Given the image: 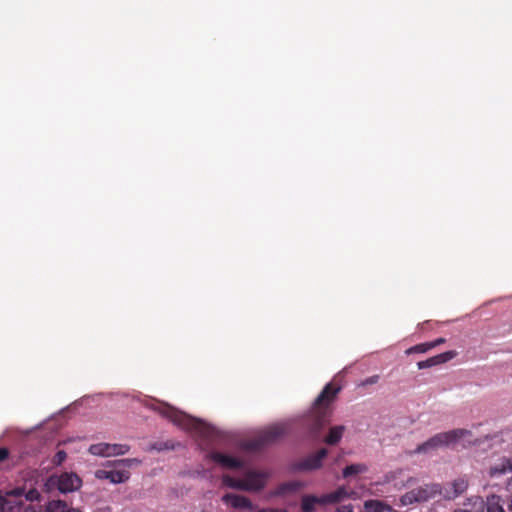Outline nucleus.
Here are the masks:
<instances>
[{
  "instance_id": "f257e3e1",
  "label": "nucleus",
  "mask_w": 512,
  "mask_h": 512,
  "mask_svg": "<svg viewBox=\"0 0 512 512\" xmlns=\"http://www.w3.org/2000/svg\"><path fill=\"white\" fill-rule=\"evenodd\" d=\"M140 401L143 402L144 406L158 411L174 425L183 430L194 432L203 439H210L219 435V431L214 425L178 410L166 402H160L152 398H145Z\"/></svg>"
},
{
  "instance_id": "f03ea898",
  "label": "nucleus",
  "mask_w": 512,
  "mask_h": 512,
  "mask_svg": "<svg viewBox=\"0 0 512 512\" xmlns=\"http://www.w3.org/2000/svg\"><path fill=\"white\" fill-rule=\"evenodd\" d=\"M471 434L467 429H453L446 432H440L430 437L425 442L417 445L412 454H428L439 448L449 447L456 444L462 437Z\"/></svg>"
},
{
  "instance_id": "7ed1b4c3",
  "label": "nucleus",
  "mask_w": 512,
  "mask_h": 512,
  "mask_svg": "<svg viewBox=\"0 0 512 512\" xmlns=\"http://www.w3.org/2000/svg\"><path fill=\"white\" fill-rule=\"evenodd\" d=\"M47 491L56 488L61 494L72 493L82 487V479L74 472L50 475L45 484Z\"/></svg>"
},
{
  "instance_id": "20e7f679",
  "label": "nucleus",
  "mask_w": 512,
  "mask_h": 512,
  "mask_svg": "<svg viewBox=\"0 0 512 512\" xmlns=\"http://www.w3.org/2000/svg\"><path fill=\"white\" fill-rule=\"evenodd\" d=\"M285 433L284 427L273 425L263 430L258 437L242 442L241 447L246 451L259 452L281 438Z\"/></svg>"
},
{
  "instance_id": "39448f33",
  "label": "nucleus",
  "mask_w": 512,
  "mask_h": 512,
  "mask_svg": "<svg viewBox=\"0 0 512 512\" xmlns=\"http://www.w3.org/2000/svg\"><path fill=\"white\" fill-rule=\"evenodd\" d=\"M328 456V449L321 448L316 453L310 454L293 464L292 469L299 472H311L322 468L323 460Z\"/></svg>"
},
{
  "instance_id": "423d86ee",
  "label": "nucleus",
  "mask_w": 512,
  "mask_h": 512,
  "mask_svg": "<svg viewBox=\"0 0 512 512\" xmlns=\"http://www.w3.org/2000/svg\"><path fill=\"white\" fill-rule=\"evenodd\" d=\"M206 458L218 464L224 469L242 470L245 468V461L243 459L220 451H210L206 455Z\"/></svg>"
},
{
  "instance_id": "0eeeda50",
  "label": "nucleus",
  "mask_w": 512,
  "mask_h": 512,
  "mask_svg": "<svg viewBox=\"0 0 512 512\" xmlns=\"http://www.w3.org/2000/svg\"><path fill=\"white\" fill-rule=\"evenodd\" d=\"M130 450L127 444H110V443H97L92 444L88 451L95 456L111 457L124 455Z\"/></svg>"
},
{
  "instance_id": "6e6552de",
  "label": "nucleus",
  "mask_w": 512,
  "mask_h": 512,
  "mask_svg": "<svg viewBox=\"0 0 512 512\" xmlns=\"http://www.w3.org/2000/svg\"><path fill=\"white\" fill-rule=\"evenodd\" d=\"M267 474L257 470H248L243 481V491L259 492L266 485Z\"/></svg>"
},
{
  "instance_id": "1a4fd4ad",
  "label": "nucleus",
  "mask_w": 512,
  "mask_h": 512,
  "mask_svg": "<svg viewBox=\"0 0 512 512\" xmlns=\"http://www.w3.org/2000/svg\"><path fill=\"white\" fill-rule=\"evenodd\" d=\"M222 502L230 505L235 509H243L248 511H254L255 505L252 501L243 495L234 494V493H226L221 498Z\"/></svg>"
},
{
  "instance_id": "9d476101",
  "label": "nucleus",
  "mask_w": 512,
  "mask_h": 512,
  "mask_svg": "<svg viewBox=\"0 0 512 512\" xmlns=\"http://www.w3.org/2000/svg\"><path fill=\"white\" fill-rule=\"evenodd\" d=\"M95 477L100 480H109L112 484L125 483L130 478V473L126 470H97Z\"/></svg>"
},
{
  "instance_id": "9b49d317",
  "label": "nucleus",
  "mask_w": 512,
  "mask_h": 512,
  "mask_svg": "<svg viewBox=\"0 0 512 512\" xmlns=\"http://www.w3.org/2000/svg\"><path fill=\"white\" fill-rule=\"evenodd\" d=\"M352 495V491H349L344 485H341L334 491L321 495L322 505L339 504L351 498Z\"/></svg>"
},
{
  "instance_id": "f8f14e48",
  "label": "nucleus",
  "mask_w": 512,
  "mask_h": 512,
  "mask_svg": "<svg viewBox=\"0 0 512 512\" xmlns=\"http://www.w3.org/2000/svg\"><path fill=\"white\" fill-rule=\"evenodd\" d=\"M456 355L457 353L454 350L445 351L438 355L427 358L426 360L417 362V367L419 370L431 368L452 360Z\"/></svg>"
},
{
  "instance_id": "ddd939ff",
  "label": "nucleus",
  "mask_w": 512,
  "mask_h": 512,
  "mask_svg": "<svg viewBox=\"0 0 512 512\" xmlns=\"http://www.w3.org/2000/svg\"><path fill=\"white\" fill-rule=\"evenodd\" d=\"M339 390V387L336 388L331 383L326 384L313 402L315 409L326 408L339 392Z\"/></svg>"
},
{
  "instance_id": "4468645a",
  "label": "nucleus",
  "mask_w": 512,
  "mask_h": 512,
  "mask_svg": "<svg viewBox=\"0 0 512 512\" xmlns=\"http://www.w3.org/2000/svg\"><path fill=\"white\" fill-rule=\"evenodd\" d=\"M420 503L427 502L442 494V486L438 483H429L415 489Z\"/></svg>"
},
{
  "instance_id": "2eb2a0df",
  "label": "nucleus",
  "mask_w": 512,
  "mask_h": 512,
  "mask_svg": "<svg viewBox=\"0 0 512 512\" xmlns=\"http://www.w3.org/2000/svg\"><path fill=\"white\" fill-rule=\"evenodd\" d=\"M304 422L308 427L309 435L315 437L319 434L325 424V413L317 412L315 415L305 419Z\"/></svg>"
},
{
  "instance_id": "dca6fc26",
  "label": "nucleus",
  "mask_w": 512,
  "mask_h": 512,
  "mask_svg": "<svg viewBox=\"0 0 512 512\" xmlns=\"http://www.w3.org/2000/svg\"><path fill=\"white\" fill-rule=\"evenodd\" d=\"M304 487V483L298 480L287 481L279 484L276 489L271 493L275 497H283L287 494H292Z\"/></svg>"
},
{
  "instance_id": "f3484780",
  "label": "nucleus",
  "mask_w": 512,
  "mask_h": 512,
  "mask_svg": "<svg viewBox=\"0 0 512 512\" xmlns=\"http://www.w3.org/2000/svg\"><path fill=\"white\" fill-rule=\"evenodd\" d=\"M366 512H398L382 500L369 499L364 502Z\"/></svg>"
},
{
  "instance_id": "a211bd4d",
  "label": "nucleus",
  "mask_w": 512,
  "mask_h": 512,
  "mask_svg": "<svg viewBox=\"0 0 512 512\" xmlns=\"http://www.w3.org/2000/svg\"><path fill=\"white\" fill-rule=\"evenodd\" d=\"M451 486H452L453 491L452 492L447 491L443 495L444 499H446V500H452V499L460 496L461 494H463L468 488V482L463 478H458V479H455L451 483Z\"/></svg>"
},
{
  "instance_id": "6ab92c4d",
  "label": "nucleus",
  "mask_w": 512,
  "mask_h": 512,
  "mask_svg": "<svg viewBox=\"0 0 512 512\" xmlns=\"http://www.w3.org/2000/svg\"><path fill=\"white\" fill-rule=\"evenodd\" d=\"M322 505L321 496H316L314 494L304 495L301 499V511L302 512H315L316 505Z\"/></svg>"
},
{
  "instance_id": "aec40b11",
  "label": "nucleus",
  "mask_w": 512,
  "mask_h": 512,
  "mask_svg": "<svg viewBox=\"0 0 512 512\" xmlns=\"http://www.w3.org/2000/svg\"><path fill=\"white\" fill-rule=\"evenodd\" d=\"M345 431L344 425H335L329 429L328 434L324 438V442L328 445H336L342 439Z\"/></svg>"
},
{
  "instance_id": "412c9836",
  "label": "nucleus",
  "mask_w": 512,
  "mask_h": 512,
  "mask_svg": "<svg viewBox=\"0 0 512 512\" xmlns=\"http://www.w3.org/2000/svg\"><path fill=\"white\" fill-rule=\"evenodd\" d=\"M368 471V466L364 463H352L345 466L342 470V477L349 478L352 476H356L361 473H365Z\"/></svg>"
},
{
  "instance_id": "4be33fe9",
  "label": "nucleus",
  "mask_w": 512,
  "mask_h": 512,
  "mask_svg": "<svg viewBox=\"0 0 512 512\" xmlns=\"http://www.w3.org/2000/svg\"><path fill=\"white\" fill-rule=\"evenodd\" d=\"M486 512H505L502 498L499 495L491 494L487 496Z\"/></svg>"
},
{
  "instance_id": "5701e85b",
  "label": "nucleus",
  "mask_w": 512,
  "mask_h": 512,
  "mask_svg": "<svg viewBox=\"0 0 512 512\" xmlns=\"http://www.w3.org/2000/svg\"><path fill=\"white\" fill-rule=\"evenodd\" d=\"M70 508L64 500H50L46 503L44 512H68Z\"/></svg>"
},
{
  "instance_id": "b1692460",
  "label": "nucleus",
  "mask_w": 512,
  "mask_h": 512,
  "mask_svg": "<svg viewBox=\"0 0 512 512\" xmlns=\"http://www.w3.org/2000/svg\"><path fill=\"white\" fill-rule=\"evenodd\" d=\"M511 472L510 458H504L501 463L491 467L490 475L499 476Z\"/></svg>"
},
{
  "instance_id": "393cba45",
  "label": "nucleus",
  "mask_w": 512,
  "mask_h": 512,
  "mask_svg": "<svg viewBox=\"0 0 512 512\" xmlns=\"http://www.w3.org/2000/svg\"><path fill=\"white\" fill-rule=\"evenodd\" d=\"M416 503H420V501L418 499L415 489L406 492L405 494L401 495L399 498L400 506H409V505H413Z\"/></svg>"
},
{
  "instance_id": "a878e982",
  "label": "nucleus",
  "mask_w": 512,
  "mask_h": 512,
  "mask_svg": "<svg viewBox=\"0 0 512 512\" xmlns=\"http://www.w3.org/2000/svg\"><path fill=\"white\" fill-rule=\"evenodd\" d=\"M222 483L228 488L241 490L243 491V481L242 479H235L229 475H224L222 477Z\"/></svg>"
},
{
  "instance_id": "bb28decb",
  "label": "nucleus",
  "mask_w": 512,
  "mask_h": 512,
  "mask_svg": "<svg viewBox=\"0 0 512 512\" xmlns=\"http://www.w3.org/2000/svg\"><path fill=\"white\" fill-rule=\"evenodd\" d=\"M430 342H424L420 344H416L406 350V354H414V353H426L427 351L431 350Z\"/></svg>"
},
{
  "instance_id": "cd10ccee",
  "label": "nucleus",
  "mask_w": 512,
  "mask_h": 512,
  "mask_svg": "<svg viewBox=\"0 0 512 512\" xmlns=\"http://www.w3.org/2000/svg\"><path fill=\"white\" fill-rule=\"evenodd\" d=\"M24 497L25 500L30 502L41 500V494L36 488H31L28 491H25Z\"/></svg>"
},
{
  "instance_id": "c85d7f7f",
  "label": "nucleus",
  "mask_w": 512,
  "mask_h": 512,
  "mask_svg": "<svg viewBox=\"0 0 512 512\" xmlns=\"http://www.w3.org/2000/svg\"><path fill=\"white\" fill-rule=\"evenodd\" d=\"M24 494H25V488L24 487H15L13 489L7 490L4 497H6V498H8V497L18 498V497L24 496Z\"/></svg>"
},
{
  "instance_id": "c756f323",
  "label": "nucleus",
  "mask_w": 512,
  "mask_h": 512,
  "mask_svg": "<svg viewBox=\"0 0 512 512\" xmlns=\"http://www.w3.org/2000/svg\"><path fill=\"white\" fill-rule=\"evenodd\" d=\"M66 457L67 454L64 450H58L54 455L52 462L54 465L59 466L65 461Z\"/></svg>"
},
{
  "instance_id": "7c9ffc66",
  "label": "nucleus",
  "mask_w": 512,
  "mask_h": 512,
  "mask_svg": "<svg viewBox=\"0 0 512 512\" xmlns=\"http://www.w3.org/2000/svg\"><path fill=\"white\" fill-rule=\"evenodd\" d=\"M172 446L168 444V442H158L152 445V449L158 452L170 449Z\"/></svg>"
},
{
  "instance_id": "2f4dec72",
  "label": "nucleus",
  "mask_w": 512,
  "mask_h": 512,
  "mask_svg": "<svg viewBox=\"0 0 512 512\" xmlns=\"http://www.w3.org/2000/svg\"><path fill=\"white\" fill-rule=\"evenodd\" d=\"M11 503H9L7 505V508L8 510L12 511L14 509H17V510H20L24 504V502L22 500H9Z\"/></svg>"
},
{
  "instance_id": "473e14b6",
  "label": "nucleus",
  "mask_w": 512,
  "mask_h": 512,
  "mask_svg": "<svg viewBox=\"0 0 512 512\" xmlns=\"http://www.w3.org/2000/svg\"><path fill=\"white\" fill-rule=\"evenodd\" d=\"M9 454H10V452H9L8 448L1 447L0 448V463H2L5 460H7L8 457H9Z\"/></svg>"
},
{
  "instance_id": "72a5a7b5",
  "label": "nucleus",
  "mask_w": 512,
  "mask_h": 512,
  "mask_svg": "<svg viewBox=\"0 0 512 512\" xmlns=\"http://www.w3.org/2000/svg\"><path fill=\"white\" fill-rule=\"evenodd\" d=\"M140 461L136 458H133V459H122V460H119L118 463H121L123 464L124 466L126 467H131L132 464L134 463H139Z\"/></svg>"
},
{
  "instance_id": "f704fd0d",
  "label": "nucleus",
  "mask_w": 512,
  "mask_h": 512,
  "mask_svg": "<svg viewBox=\"0 0 512 512\" xmlns=\"http://www.w3.org/2000/svg\"><path fill=\"white\" fill-rule=\"evenodd\" d=\"M9 503L11 502L6 497L0 496V512H5Z\"/></svg>"
},
{
  "instance_id": "c9c22d12",
  "label": "nucleus",
  "mask_w": 512,
  "mask_h": 512,
  "mask_svg": "<svg viewBox=\"0 0 512 512\" xmlns=\"http://www.w3.org/2000/svg\"><path fill=\"white\" fill-rule=\"evenodd\" d=\"M334 512H353V506L351 504L342 505L338 507Z\"/></svg>"
},
{
  "instance_id": "e433bc0d",
  "label": "nucleus",
  "mask_w": 512,
  "mask_h": 512,
  "mask_svg": "<svg viewBox=\"0 0 512 512\" xmlns=\"http://www.w3.org/2000/svg\"><path fill=\"white\" fill-rule=\"evenodd\" d=\"M445 341L446 340L444 338H437V339H435L433 341H429V342H430L431 348L433 349V348L437 347L438 345L445 343Z\"/></svg>"
},
{
  "instance_id": "4c0bfd02",
  "label": "nucleus",
  "mask_w": 512,
  "mask_h": 512,
  "mask_svg": "<svg viewBox=\"0 0 512 512\" xmlns=\"http://www.w3.org/2000/svg\"><path fill=\"white\" fill-rule=\"evenodd\" d=\"M396 477H397L396 472H390V473H388V474H386V475H385V480H384V482H385V483H389V482H391L392 480L396 479Z\"/></svg>"
},
{
  "instance_id": "58836bf2",
  "label": "nucleus",
  "mask_w": 512,
  "mask_h": 512,
  "mask_svg": "<svg viewBox=\"0 0 512 512\" xmlns=\"http://www.w3.org/2000/svg\"><path fill=\"white\" fill-rule=\"evenodd\" d=\"M257 512H287L285 509H268V508H261Z\"/></svg>"
},
{
  "instance_id": "ea45409f",
  "label": "nucleus",
  "mask_w": 512,
  "mask_h": 512,
  "mask_svg": "<svg viewBox=\"0 0 512 512\" xmlns=\"http://www.w3.org/2000/svg\"><path fill=\"white\" fill-rule=\"evenodd\" d=\"M378 379H379V376L378 375H374L370 378H368L365 383L367 384H374V383H377L378 382Z\"/></svg>"
},
{
  "instance_id": "a19ab883",
  "label": "nucleus",
  "mask_w": 512,
  "mask_h": 512,
  "mask_svg": "<svg viewBox=\"0 0 512 512\" xmlns=\"http://www.w3.org/2000/svg\"><path fill=\"white\" fill-rule=\"evenodd\" d=\"M93 512H112V509L108 506L98 507Z\"/></svg>"
},
{
  "instance_id": "79ce46f5",
  "label": "nucleus",
  "mask_w": 512,
  "mask_h": 512,
  "mask_svg": "<svg viewBox=\"0 0 512 512\" xmlns=\"http://www.w3.org/2000/svg\"><path fill=\"white\" fill-rule=\"evenodd\" d=\"M68 512H82L80 509L78 508H70V510Z\"/></svg>"
},
{
  "instance_id": "37998d69",
  "label": "nucleus",
  "mask_w": 512,
  "mask_h": 512,
  "mask_svg": "<svg viewBox=\"0 0 512 512\" xmlns=\"http://www.w3.org/2000/svg\"><path fill=\"white\" fill-rule=\"evenodd\" d=\"M508 510H509L510 512H512V496H511L510 502H509V504H508Z\"/></svg>"
},
{
  "instance_id": "c03bdc74",
  "label": "nucleus",
  "mask_w": 512,
  "mask_h": 512,
  "mask_svg": "<svg viewBox=\"0 0 512 512\" xmlns=\"http://www.w3.org/2000/svg\"><path fill=\"white\" fill-rule=\"evenodd\" d=\"M454 512H471V511H469V510H464V509H457V510H455Z\"/></svg>"
},
{
  "instance_id": "a18cd8bd",
  "label": "nucleus",
  "mask_w": 512,
  "mask_h": 512,
  "mask_svg": "<svg viewBox=\"0 0 512 512\" xmlns=\"http://www.w3.org/2000/svg\"><path fill=\"white\" fill-rule=\"evenodd\" d=\"M511 472H512V458H510Z\"/></svg>"
}]
</instances>
